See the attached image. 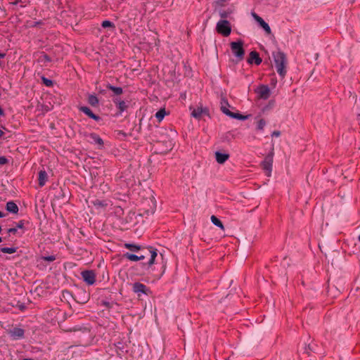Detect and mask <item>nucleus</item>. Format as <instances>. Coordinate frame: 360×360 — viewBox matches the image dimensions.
I'll return each instance as SVG.
<instances>
[{
  "label": "nucleus",
  "mask_w": 360,
  "mask_h": 360,
  "mask_svg": "<svg viewBox=\"0 0 360 360\" xmlns=\"http://www.w3.org/2000/svg\"><path fill=\"white\" fill-rule=\"evenodd\" d=\"M276 70L281 78H284L286 75L287 58L285 54L278 50L272 53Z\"/></svg>",
  "instance_id": "obj_1"
},
{
  "label": "nucleus",
  "mask_w": 360,
  "mask_h": 360,
  "mask_svg": "<svg viewBox=\"0 0 360 360\" xmlns=\"http://www.w3.org/2000/svg\"><path fill=\"white\" fill-rule=\"evenodd\" d=\"M142 254L140 256H143L144 259L148 258L147 263H143V266H147L148 268L150 267L154 263L156 257L158 256V250L153 247L142 248Z\"/></svg>",
  "instance_id": "obj_2"
},
{
  "label": "nucleus",
  "mask_w": 360,
  "mask_h": 360,
  "mask_svg": "<svg viewBox=\"0 0 360 360\" xmlns=\"http://www.w3.org/2000/svg\"><path fill=\"white\" fill-rule=\"evenodd\" d=\"M230 46L233 55L239 60H243L245 55V50L243 49V41L241 40H239L238 41H233L231 43Z\"/></svg>",
  "instance_id": "obj_3"
},
{
  "label": "nucleus",
  "mask_w": 360,
  "mask_h": 360,
  "mask_svg": "<svg viewBox=\"0 0 360 360\" xmlns=\"http://www.w3.org/2000/svg\"><path fill=\"white\" fill-rule=\"evenodd\" d=\"M216 30L219 34L224 37H228L231 32V27L230 22L226 20H220L216 26Z\"/></svg>",
  "instance_id": "obj_4"
},
{
  "label": "nucleus",
  "mask_w": 360,
  "mask_h": 360,
  "mask_svg": "<svg viewBox=\"0 0 360 360\" xmlns=\"http://www.w3.org/2000/svg\"><path fill=\"white\" fill-rule=\"evenodd\" d=\"M132 290L139 297H140L141 294H144L146 295L151 294L150 288L140 282H136L132 285Z\"/></svg>",
  "instance_id": "obj_5"
},
{
  "label": "nucleus",
  "mask_w": 360,
  "mask_h": 360,
  "mask_svg": "<svg viewBox=\"0 0 360 360\" xmlns=\"http://www.w3.org/2000/svg\"><path fill=\"white\" fill-rule=\"evenodd\" d=\"M272 162H273V155H268L262 161V167L264 170L266 175L268 176H271V170H272Z\"/></svg>",
  "instance_id": "obj_6"
},
{
  "label": "nucleus",
  "mask_w": 360,
  "mask_h": 360,
  "mask_svg": "<svg viewBox=\"0 0 360 360\" xmlns=\"http://www.w3.org/2000/svg\"><path fill=\"white\" fill-rule=\"evenodd\" d=\"M82 277L88 285H93L96 282V274L92 270H85L81 273Z\"/></svg>",
  "instance_id": "obj_7"
},
{
  "label": "nucleus",
  "mask_w": 360,
  "mask_h": 360,
  "mask_svg": "<svg viewBox=\"0 0 360 360\" xmlns=\"http://www.w3.org/2000/svg\"><path fill=\"white\" fill-rule=\"evenodd\" d=\"M112 101L115 103L116 108L118 109L120 115H121L128 108L127 103L122 100L120 97L113 98Z\"/></svg>",
  "instance_id": "obj_8"
},
{
  "label": "nucleus",
  "mask_w": 360,
  "mask_h": 360,
  "mask_svg": "<svg viewBox=\"0 0 360 360\" xmlns=\"http://www.w3.org/2000/svg\"><path fill=\"white\" fill-rule=\"evenodd\" d=\"M257 94L259 98L267 99L270 96V89L267 85L262 84L257 89Z\"/></svg>",
  "instance_id": "obj_9"
},
{
  "label": "nucleus",
  "mask_w": 360,
  "mask_h": 360,
  "mask_svg": "<svg viewBox=\"0 0 360 360\" xmlns=\"http://www.w3.org/2000/svg\"><path fill=\"white\" fill-rule=\"evenodd\" d=\"M221 109L224 114L229 116L230 117L235 118L239 120H245L247 118V116L245 115H243L238 112H231L228 108H226L224 106H221Z\"/></svg>",
  "instance_id": "obj_10"
},
{
  "label": "nucleus",
  "mask_w": 360,
  "mask_h": 360,
  "mask_svg": "<svg viewBox=\"0 0 360 360\" xmlns=\"http://www.w3.org/2000/svg\"><path fill=\"white\" fill-rule=\"evenodd\" d=\"M11 337L14 340H19L24 337L25 330L20 328H13L9 331Z\"/></svg>",
  "instance_id": "obj_11"
},
{
  "label": "nucleus",
  "mask_w": 360,
  "mask_h": 360,
  "mask_svg": "<svg viewBox=\"0 0 360 360\" xmlns=\"http://www.w3.org/2000/svg\"><path fill=\"white\" fill-rule=\"evenodd\" d=\"M79 111L84 112L86 115L94 120L95 121H100L101 120V118L98 115L94 114L89 107L81 106L79 108Z\"/></svg>",
  "instance_id": "obj_12"
},
{
  "label": "nucleus",
  "mask_w": 360,
  "mask_h": 360,
  "mask_svg": "<svg viewBox=\"0 0 360 360\" xmlns=\"http://www.w3.org/2000/svg\"><path fill=\"white\" fill-rule=\"evenodd\" d=\"M208 115V110L207 108H193L191 112V115L195 119L200 120L202 115Z\"/></svg>",
  "instance_id": "obj_13"
},
{
  "label": "nucleus",
  "mask_w": 360,
  "mask_h": 360,
  "mask_svg": "<svg viewBox=\"0 0 360 360\" xmlns=\"http://www.w3.org/2000/svg\"><path fill=\"white\" fill-rule=\"evenodd\" d=\"M262 58L259 57V53L256 51H252L250 53L248 62L249 63H255L256 65H260L262 63Z\"/></svg>",
  "instance_id": "obj_14"
},
{
  "label": "nucleus",
  "mask_w": 360,
  "mask_h": 360,
  "mask_svg": "<svg viewBox=\"0 0 360 360\" xmlns=\"http://www.w3.org/2000/svg\"><path fill=\"white\" fill-rule=\"evenodd\" d=\"M254 17L256 20L259 22L260 26L264 30L267 34H271V30L267 22H266L261 17L258 16L256 14H254Z\"/></svg>",
  "instance_id": "obj_15"
},
{
  "label": "nucleus",
  "mask_w": 360,
  "mask_h": 360,
  "mask_svg": "<svg viewBox=\"0 0 360 360\" xmlns=\"http://www.w3.org/2000/svg\"><path fill=\"white\" fill-rule=\"evenodd\" d=\"M48 180V175L45 170H40L39 172L38 181L39 186L42 187L45 185Z\"/></svg>",
  "instance_id": "obj_16"
},
{
  "label": "nucleus",
  "mask_w": 360,
  "mask_h": 360,
  "mask_svg": "<svg viewBox=\"0 0 360 360\" xmlns=\"http://www.w3.org/2000/svg\"><path fill=\"white\" fill-rule=\"evenodd\" d=\"M6 209L8 212L13 214H18L19 209L16 203L13 201H9L6 205Z\"/></svg>",
  "instance_id": "obj_17"
},
{
  "label": "nucleus",
  "mask_w": 360,
  "mask_h": 360,
  "mask_svg": "<svg viewBox=\"0 0 360 360\" xmlns=\"http://www.w3.org/2000/svg\"><path fill=\"white\" fill-rule=\"evenodd\" d=\"M216 160L219 164H224L229 158V154L220 152L215 153Z\"/></svg>",
  "instance_id": "obj_18"
},
{
  "label": "nucleus",
  "mask_w": 360,
  "mask_h": 360,
  "mask_svg": "<svg viewBox=\"0 0 360 360\" xmlns=\"http://www.w3.org/2000/svg\"><path fill=\"white\" fill-rule=\"evenodd\" d=\"M124 257L129 259V261H133V262H136V261H139V260H143L144 259V257L143 256H140L139 255H134V254H131V253H129V252H126L124 254Z\"/></svg>",
  "instance_id": "obj_19"
},
{
  "label": "nucleus",
  "mask_w": 360,
  "mask_h": 360,
  "mask_svg": "<svg viewBox=\"0 0 360 360\" xmlns=\"http://www.w3.org/2000/svg\"><path fill=\"white\" fill-rule=\"evenodd\" d=\"M89 137L92 140V142H94L96 144H98L101 146H103L104 143L103 139L96 133H91L89 134Z\"/></svg>",
  "instance_id": "obj_20"
},
{
  "label": "nucleus",
  "mask_w": 360,
  "mask_h": 360,
  "mask_svg": "<svg viewBox=\"0 0 360 360\" xmlns=\"http://www.w3.org/2000/svg\"><path fill=\"white\" fill-rule=\"evenodd\" d=\"M87 101H88L89 104L93 107H97L99 103V100H98V97L94 94H91L89 96Z\"/></svg>",
  "instance_id": "obj_21"
},
{
  "label": "nucleus",
  "mask_w": 360,
  "mask_h": 360,
  "mask_svg": "<svg viewBox=\"0 0 360 360\" xmlns=\"http://www.w3.org/2000/svg\"><path fill=\"white\" fill-rule=\"evenodd\" d=\"M106 87L108 89L112 91L114 93V94L117 96H120L123 93V89L122 87L115 86L111 85L110 84H107Z\"/></svg>",
  "instance_id": "obj_22"
},
{
  "label": "nucleus",
  "mask_w": 360,
  "mask_h": 360,
  "mask_svg": "<svg viewBox=\"0 0 360 360\" xmlns=\"http://www.w3.org/2000/svg\"><path fill=\"white\" fill-rule=\"evenodd\" d=\"M124 248L129 250L131 252H138L139 250H141L142 247L141 245H138L133 243H125Z\"/></svg>",
  "instance_id": "obj_23"
},
{
  "label": "nucleus",
  "mask_w": 360,
  "mask_h": 360,
  "mask_svg": "<svg viewBox=\"0 0 360 360\" xmlns=\"http://www.w3.org/2000/svg\"><path fill=\"white\" fill-rule=\"evenodd\" d=\"M38 61L42 63L44 65H46L48 63L51 61V58L47 54L42 53L39 56Z\"/></svg>",
  "instance_id": "obj_24"
},
{
  "label": "nucleus",
  "mask_w": 360,
  "mask_h": 360,
  "mask_svg": "<svg viewBox=\"0 0 360 360\" xmlns=\"http://www.w3.org/2000/svg\"><path fill=\"white\" fill-rule=\"evenodd\" d=\"M211 221L217 226L219 227L221 230H224V226L223 223L219 219H218L216 216H211Z\"/></svg>",
  "instance_id": "obj_25"
},
{
  "label": "nucleus",
  "mask_w": 360,
  "mask_h": 360,
  "mask_svg": "<svg viewBox=\"0 0 360 360\" xmlns=\"http://www.w3.org/2000/svg\"><path fill=\"white\" fill-rule=\"evenodd\" d=\"M165 115L166 110L165 108H161L155 113V117L158 119L159 122H160L163 120Z\"/></svg>",
  "instance_id": "obj_26"
},
{
  "label": "nucleus",
  "mask_w": 360,
  "mask_h": 360,
  "mask_svg": "<svg viewBox=\"0 0 360 360\" xmlns=\"http://www.w3.org/2000/svg\"><path fill=\"white\" fill-rule=\"evenodd\" d=\"M94 206L98 207H105L107 206V202L105 200H101L99 199H96L92 202Z\"/></svg>",
  "instance_id": "obj_27"
},
{
  "label": "nucleus",
  "mask_w": 360,
  "mask_h": 360,
  "mask_svg": "<svg viewBox=\"0 0 360 360\" xmlns=\"http://www.w3.org/2000/svg\"><path fill=\"white\" fill-rule=\"evenodd\" d=\"M17 250V248H1L0 252L7 254L15 253Z\"/></svg>",
  "instance_id": "obj_28"
},
{
  "label": "nucleus",
  "mask_w": 360,
  "mask_h": 360,
  "mask_svg": "<svg viewBox=\"0 0 360 360\" xmlns=\"http://www.w3.org/2000/svg\"><path fill=\"white\" fill-rule=\"evenodd\" d=\"M266 126V121L264 119H260L257 122V129L262 131L264 129V127Z\"/></svg>",
  "instance_id": "obj_29"
},
{
  "label": "nucleus",
  "mask_w": 360,
  "mask_h": 360,
  "mask_svg": "<svg viewBox=\"0 0 360 360\" xmlns=\"http://www.w3.org/2000/svg\"><path fill=\"white\" fill-rule=\"evenodd\" d=\"M101 26L103 28H107V27L115 28V24L110 20L103 21L101 23Z\"/></svg>",
  "instance_id": "obj_30"
},
{
  "label": "nucleus",
  "mask_w": 360,
  "mask_h": 360,
  "mask_svg": "<svg viewBox=\"0 0 360 360\" xmlns=\"http://www.w3.org/2000/svg\"><path fill=\"white\" fill-rule=\"evenodd\" d=\"M41 79H42L43 84L48 87H51L53 84V81L51 79H49L45 77H42Z\"/></svg>",
  "instance_id": "obj_31"
},
{
  "label": "nucleus",
  "mask_w": 360,
  "mask_h": 360,
  "mask_svg": "<svg viewBox=\"0 0 360 360\" xmlns=\"http://www.w3.org/2000/svg\"><path fill=\"white\" fill-rule=\"evenodd\" d=\"M43 260L46 262H53L56 260V256L55 255H49V256H45L42 257Z\"/></svg>",
  "instance_id": "obj_32"
},
{
  "label": "nucleus",
  "mask_w": 360,
  "mask_h": 360,
  "mask_svg": "<svg viewBox=\"0 0 360 360\" xmlns=\"http://www.w3.org/2000/svg\"><path fill=\"white\" fill-rule=\"evenodd\" d=\"M24 225H25V221L20 220L16 224L15 228H17V229H22L24 228Z\"/></svg>",
  "instance_id": "obj_33"
},
{
  "label": "nucleus",
  "mask_w": 360,
  "mask_h": 360,
  "mask_svg": "<svg viewBox=\"0 0 360 360\" xmlns=\"http://www.w3.org/2000/svg\"><path fill=\"white\" fill-rule=\"evenodd\" d=\"M234 138V136L233 134V133L231 131H229L225 135V139L228 141H230L231 139H233Z\"/></svg>",
  "instance_id": "obj_34"
},
{
  "label": "nucleus",
  "mask_w": 360,
  "mask_h": 360,
  "mask_svg": "<svg viewBox=\"0 0 360 360\" xmlns=\"http://www.w3.org/2000/svg\"><path fill=\"white\" fill-rule=\"evenodd\" d=\"M8 162V160L5 156H0V165H4Z\"/></svg>",
  "instance_id": "obj_35"
},
{
  "label": "nucleus",
  "mask_w": 360,
  "mask_h": 360,
  "mask_svg": "<svg viewBox=\"0 0 360 360\" xmlns=\"http://www.w3.org/2000/svg\"><path fill=\"white\" fill-rule=\"evenodd\" d=\"M17 228L14 227V228H10L8 229V233H12V234H15L17 233Z\"/></svg>",
  "instance_id": "obj_36"
},
{
  "label": "nucleus",
  "mask_w": 360,
  "mask_h": 360,
  "mask_svg": "<svg viewBox=\"0 0 360 360\" xmlns=\"http://www.w3.org/2000/svg\"><path fill=\"white\" fill-rule=\"evenodd\" d=\"M271 136L273 137H278L281 136V131H274L271 134Z\"/></svg>",
  "instance_id": "obj_37"
},
{
  "label": "nucleus",
  "mask_w": 360,
  "mask_h": 360,
  "mask_svg": "<svg viewBox=\"0 0 360 360\" xmlns=\"http://www.w3.org/2000/svg\"><path fill=\"white\" fill-rule=\"evenodd\" d=\"M102 304L103 306H105V307H107V308H110L112 307V304L110 302H107V301H103L102 302Z\"/></svg>",
  "instance_id": "obj_38"
},
{
  "label": "nucleus",
  "mask_w": 360,
  "mask_h": 360,
  "mask_svg": "<svg viewBox=\"0 0 360 360\" xmlns=\"http://www.w3.org/2000/svg\"><path fill=\"white\" fill-rule=\"evenodd\" d=\"M220 17L221 18H226L228 17V13L226 11L220 12Z\"/></svg>",
  "instance_id": "obj_39"
},
{
  "label": "nucleus",
  "mask_w": 360,
  "mask_h": 360,
  "mask_svg": "<svg viewBox=\"0 0 360 360\" xmlns=\"http://www.w3.org/2000/svg\"><path fill=\"white\" fill-rule=\"evenodd\" d=\"M18 307L21 311H23L25 309V306L23 304H19Z\"/></svg>",
  "instance_id": "obj_40"
},
{
  "label": "nucleus",
  "mask_w": 360,
  "mask_h": 360,
  "mask_svg": "<svg viewBox=\"0 0 360 360\" xmlns=\"http://www.w3.org/2000/svg\"><path fill=\"white\" fill-rule=\"evenodd\" d=\"M6 56V53L0 51V58H4Z\"/></svg>",
  "instance_id": "obj_41"
},
{
  "label": "nucleus",
  "mask_w": 360,
  "mask_h": 360,
  "mask_svg": "<svg viewBox=\"0 0 360 360\" xmlns=\"http://www.w3.org/2000/svg\"><path fill=\"white\" fill-rule=\"evenodd\" d=\"M4 115V110L0 107V116Z\"/></svg>",
  "instance_id": "obj_42"
},
{
  "label": "nucleus",
  "mask_w": 360,
  "mask_h": 360,
  "mask_svg": "<svg viewBox=\"0 0 360 360\" xmlns=\"http://www.w3.org/2000/svg\"><path fill=\"white\" fill-rule=\"evenodd\" d=\"M5 216H6L5 213H4L3 212L0 211V218L4 217Z\"/></svg>",
  "instance_id": "obj_43"
},
{
  "label": "nucleus",
  "mask_w": 360,
  "mask_h": 360,
  "mask_svg": "<svg viewBox=\"0 0 360 360\" xmlns=\"http://www.w3.org/2000/svg\"><path fill=\"white\" fill-rule=\"evenodd\" d=\"M4 134V132L0 129V138L2 137Z\"/></svg>",
  "instance_id": "obj_44"
},
{
  "label": "nucleus",
  "mask_w": 360,
  "mask_h": 360,
  "mask_svg": "<svg viewBox=\"0 0 360 360\" xmlns=\"http://www.w3.org/2000/svg\"><path fill=\"white\" fill-rule=\"evenodd\" d=\"M23 360H33L32 359H24Z\"/></svg>",
  "instance_id": "obj_45"
},
{
  "label": "nucleus",
  "mask_w": 360,
  "mask_h": 360,
  "mask_svg": "<svg viewBox=\"0 0 360 360\" xmlns=\"http://www.w3.org/2000/svg\"><path fill=\"white\" fill-rule=\"evenodd\" d=\"M2 242V238L0 237V243Z\"/></svg>",
  "instance_id": "obj_46"
},
{
  "label": "nucleus",
  "mask_w": 360,
  "mask_h": 360,
  "mask_svg": "<svg viewBox=\"0 0 360 360\" xmlns=\"http://www.w3.org/2000/svg\"><path fill=\"white\" fill-rule=\"evenodd\" d=\"M358 239H359V241L360 242V235L359 236Z\"/></svg>",
  "instance_id": "obj_47"
}]
</instances>
